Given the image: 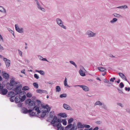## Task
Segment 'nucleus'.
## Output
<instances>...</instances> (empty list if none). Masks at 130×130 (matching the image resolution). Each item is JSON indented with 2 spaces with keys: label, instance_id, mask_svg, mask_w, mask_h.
Returning a JSON list of instances; mask_svg holds the SVG:
<instances>
[{
  "label": "nucleus",
  "instance_id": "1",
  "mask_svg": "<svg viewBox=\"0 0 130 130\" xmlns=\"http://www.w3.org/2000/svg\"><path fill=\"white\" fill-rule=\"evenodd\" d=\"M41 102L39 100H37L35 102L33 100V110H35L36 112L33 111V117L34 116H38L39 118H44L46 113H48L50 112L51 108L47 104L44 105L41 104Z\"/></svg>",
  "mask_w": 130,
  "mask_h": 130
},
{
  "label": "nucleus",
  "instance_id": "2",
  "mask_svg": "<svg viewBox=\"0 0 130 130\" xmlns=\"http://www.w3.org/2000/svg\"><path fill=\"white\" fill-rule=\"evenodd\" d=\"M66 119L61 120L60 119H58L56 116H55L54 118L51 122V124L53 125L54 127H56L57 130H63V127L62 126L61 123L62 122L63 125H66L67 124Z\"/></svg>",
  "mask_w": 130,
  "mask_h": 130
},
{
  "label": "nucleus",
  "instance_id": "3",
  "mask_svg": "<svg viewBox=\"0 0 130 130\" xmlns=\"http://www.w3.org/2000/svg\"><path fill=\"white\" fill-rule=\"evenodd\" d=\"M20 83L19 82H16L13 78L10 80V82H8L6 85V87L9 90H11L14 87L16 86L17 84Z\"/></svg>",
  "mask_w": 130,
  "mask_h": 130
},
{
  "label": "nucleus",
  "instance_id": "4",
  "mask_svg": "<svg viewBox=\"0 0 130 130\" xmlns=\"http://www.w3.org/2000/svg\"><path fill=\"white\" fill-rule=\"evenodd\" d=\"M21 108V112L24 114L29 113L30 116L31 117H32V109L28 110L26 108L24 107H22Z\"/></svg>",
  "mask_w": 130,
  "mask_h": 130
},
{
  "label": "nucleus",
  "instance_id": "5",
  "mask_svg": "<svg viewBox=\"0 0 130 130\" xmlns=\"http://www.w3.org/2000/svg\"><path fill=\"white\" fill-rule=\"evenodd\" d=\"M15 88H13L12 89V90L14 91L16 95L19 94L21 92V88L22 87V85L20 84L17 85Z\"/></svg>",
  "mask_w": 130,
  "mask_h": 130
},
{
  "label": "nucleus",
  "instance_id": "6",
  "mask_svg": "<svg viewBox=\"0 0 130 130\" xmlns=\"http://www.w3.org/2000/svg\"><path fill=\"white\" fill-rule=\"evenodd\" d=\"M57 24L62 28L65 29H67L66 27L63 24V22L59 18H57L56 19Z\"/></svg>",
  "mask_w": 130,
  "mask_h": 130
},
{
  "label": "nucleus",
  "instance_id": "7",
  "mask_svg": "<svg viewBox=\"0 0 130 130\" xmlns=\"http://www.w3.org/2000/svg\"><path fill=\"white\" fill-rule=\"evenodd\" d=\"M32 100H31L30 99H28L25 101V103L26 105L28 104L29 106L28 107V108H30L31 107L30 106H32Z\"/></svg>",
  "mask_w": 130,
  "mask_h": 130
},
{
  "label": "nucleus",
  "instance_id": "8",
  "mask_svg": "<svg viewBox=\"0 0 130 130\" xmlns=\"http://www.w3.org/2000/svg\"><path fill=\"white\" fill-rule=\"evenodd\" d=\"M86 34L89 38L93 37L95 36L96 34L90 30H88L87 31Z\"/></svg>",
  "mask_w": 130,
  "mask_h": 130
},
{
  "label": "nucleus",
  "instance_id": "9",
  "mask_svg": "<svg viewBox=\"0 0 130 130\" xmlns=\"http://www.w3.org/2000/svg\"><path fill=\"white\" fill-rule=\"evenodd\" d=\"M79 87L82 88L83 90L85 91H88L89 90V88L87 86L83 85H76L75 87Z\"/></svg>",
  "mask_w": 130,
  "mask_h": 130
},
{
  "label": "nucleus",
  "instance_id": "10",
  "mask_svg": "<svg viewBox=\"0 0 130 130\" xmlns=\"http://www.w3.org/2000/svg\"><path fill=\"white\" fill-rule=\"evenodd\" d=\"M15 27L16 30L19 32L22 33L23 32V28H20L18 25L15 24Z\"/></svg>",
  "mask_w": 130,
  "mask_h": 130
},
{
  "label": "nucleus",
  "instance_id": "11",
  "mask_svg": "<svg viewBox=\"0 0 130 130\" xmlns=\"http://www.w3.org/2000/svg\"><path fill=\"white\" fill-rule=\"evenodd\" d=\"M4 61L5 62L6 67H8L10 65V61L9 59H7V58H4L3 59Z\"/></svg>",
  "mask_w": 130,
  "mask_h": 130
},
{
  "label": "nucleus",
  "instance_id": "12",
  "mask_svg": "<svg viewBox=\"0 0 130 130\" xmlns=\"http://www.w3.org/2000/svg\"><path fill=\"white\" fill-rule=\"evenodd\" d=\"M36 6L38 8L42 11L45 12V9L43 8H42L39 2L36 4Z\"/></svg>",
  "mask_w": 130,
  "mask_h": 130
},
{
  "label": "nucleus",
  "instance_id": "13",
  "mask_svg": "<svg viewBox=\"0 0 130 130\" xmlns=\"http://www.w3.org/2000/svg\"><path fill=\"white\" fill-rule=\"evenodd\" d=\"M80 69L79 71V72L80 75L83 76H85L86 75L85 73L83 72L82 69L85 70L84 68L82 66H81L80 67Z\"/></svg>",
  "mask_w": 130,
  "mask_h": 130
},
{
  "label": "nucleus",
  "instance_id": "14",
  "mask_svg": "<svg viewBox=\"0 0 130 130\" xmlns=\"http://www.w3.org/2000/svg\"><path fill=\"white\" fill-rule=\"evenodd\" d=\"M21 96L20 94L19 96H17L15 98V102L16 103H19L20 102V99H21Z\"/></svg>",
  "mask_w": 130,
  "mask_h": 130
},
{
  "label": "nucleus",
  "instance_id": "15",
  "mask_svg": "<svg viewBox=\"0 0 130 130\" xmlns=\"http://www.w3.org/2000/svg\"><path fill=\"white\" fill-rule=\"evenodd\" d=\"M4 73H2V75L3 77L5 79H8L9 78V74L7 73L4 72Z\"/></svg>",
  "mask_w": 130,
  "mask_h": 130
},
{
  "label": "nucleus",
  "instance_id": "16",
  "mask_svg": "<svg viewBox=\"0 0 130 130\" xmlns=\"http://www.w3.org/2000/svg\"><path fill=\"white\" fill-rule=\"evenodd\" d=\"M36 92L38 93H40L41 94L42 93H45L46 94H48V92L46 90H41V89H37L36 90Z\"/></svg>",
  "mask_w": 130,
  "mask_h": 130
},
{
  "label": "nucleus",
  "instance_id": "17",
  "mask_svg": "<svg viewBox=\"0 0 130 130\" xmlns=\"http://www.w3.org/2000/svg\"><path fill=\"white\" fill-rule=\"evenodd\" d=\"M118 74L123 79L127 81L126 77L123 74L121 73H119Z\"/></svg>",
  "mask_w": 130,
  "mask_h": 130
},
{
  "label": "nucleus",
  "instance_id": "18",
  "mask_svg": "<svg viewBox=\"0 0 130 130\" xmlns=\"http://www.w3.org/2000/svg\"><path fill=\"white\" fill-rule=\"evenodd\" d=\"M8 91V90L7 89L4 88L1 91L0 93L2 95H5L7 93Z\"/></svg>",
  "mask_w": 130,
  "mask_h": 130
},
{
  "label": "nucleus",
  "instance_id": "19",
  "mask_svg": "<svg viewBox=\"0 0 130 130\" xmlns=\"http://www.w3.org/2000/svg\"><path fill=\"white\" fill-rule=\"evenodd\" d=\"M63 107L64 108L68 110H71L72 109V108L70 106L66 104H63Z\"/></svg>",
  "mask_w": 130,
  "mask_h": 130
},
{
  "label": "nucleus",
  "instance_id": "20",
  "mask_svg": "<svg viewBox=\"0 0 130 130\" xmlns=\"http://www.w3.org/2000/svg\"><path fill=\"white\" fill-rule=\"evenodd\" d=\"M16 95L15 93L13 91H10L8 93L7 96L8 97L15 96Z\"/></svg>",
  "mask_w": 130,
  "mask_h": 130
},
{
  "label": "nucleus",
  "instance_id": "21",
  "mask_svg": "<svg viewBox=\"0 0 130 130\" xmlns=\"http://www.w3.org/2000/svg\"><path fill=\"white\" fill-rule=\"evenodd\" d=\"M38 58H39V59L41 60H42L43 61H46L47 62L50 63L49 61L47 60L45 58H43L42 56H40V55H38Z\"/></svg>",
  "mask_w": 130,
  "mask_h": 130
},
{
  "label": "nucleus",
  "instance_id": "22",
  "mask_svg": "<svg viewBox=\"0 0 130 130\" xmlns=\"http://www.w3.org/2000/svg\"><path fill=\"white\" fill-rule=\"evenodd\" d=\"M58 115L61 117H62L63 118H66L67 117V116L66 114L64 113H60L58 114Z\"/></svg>",
  "mask_w": 130,
  "mask_h": 130
},
{
  "label": "nucleus",
  "instance_id": "23",
  "mask_svg": "<svg viewBox=\"0 0 130 130\" xmlns=\"http://www.w3.org/2000/svg\"><path fill=\"white\" fill-rule=\"evenodd\" d=\"M54 111H52L50 113V117L51 118H54Z\"/></svg>",
  "mask_w": 130,
  "mask_h": 130
},
{
  "label": "nucleus",
  "instance_id": "24",
  "mask_svg": "<svg viewBox=\"0 0 130 130\" xmlns=\"http://www.w3.org/2000/svg\"><path fill=\"white\" fill-rule=\"evenodd\" d=\"M128 7L126 5H124L123 6H119L116 8H121V9H125L127 8Z\"/></svg>",
  "mask_w": 130,
  "mask_h": 130
},
{
  "label": "nucleus",
  "instance_id": "25",
  "mask_svg": "<svg viewBox=\"0 0 130 130\" xmlns=\"http://www.w3.org/2000/svg\"><path fill=\"white\" fill-rule=\"evenodd\" d=\"M98 69L99 71L102 72H105L106 70L105 68L101 67H98Z\"/></svg>",
  "mask_w": 130,
  "mask_h": 130
},
{
  "label": "nucleus",
  "instance_id": "26",
  "mask_svg": "<svg viewBox=\"0 0 130 130\" xmlns=\"http://www.w3.org/2000/svg\"><path fill=\"white\" fill-rule=\"evenodd\" d=\"M103 105V103L100 101H97L94 104V105H99L101 106Z\"/></svg>",
  "mask_w": 130,
  "mask_h": 130
},
{
  "label": "nucleus",
  "instance_id": "27",
  "mask_svg": "<svg viewBox=\"0 0 130 130\" xmlns=\"http://www.w3.org/2000/svg\"><path fill=\"white\" fill-rule=\"evenodd\" d=\"M0 11L5 13L6 12V10L5 9L1 6H0Z\"/></svg>",
  "mask_w": 130,
  "mask_h": 130
},
{
  "label": "nucleus",
  "instance_id": "28",
  "mask_svg": "<svg viewBox=\"0 0 130 130\" xmlns=\"http://www.w3.org/2000/svg\"><path fill=\"white\" fill-rule=\"evenodd\" d=\"M64 85L65 86H67L68 87H70L67 84V79L66 78H65V80L64 81Z\"/></svg>",
  "mask_w": 130,
  "mask_h": 130
},
{
  "label": "nucleus",
  "instance_id": "29",
  "mask_svg": "<svg viewBox=\"0 0 130 130\" xmlns=\"http://www.w3.org/2000/svg\"><path fill=\"white\" fill-rule=\"evenodd\" d=\"M26 96L25 95H23L22 96V97L21 98V99H20V101L21 102H22L24 101L25 99L26 98Z\"/></svg>",
  "mask_w": 130,
  "mask_h": 130
},
{
  "label": "nucleus",
  "instance_id": "30",
  "mask_svg": "<svg viewBox=\"0 0 130 130\" xmlns=\"http://www.w3.org/2000/svg\"><path fill=\"white\" fill-rule=\"evenodd\" d=\"M56 92H59L61 91V88L59 86H57L56 87Z\"/></svg>",
  "mask_w": 130,
  "mask_h": 130
},
{
  "label": "nucleus",
  "instance_id": "31",
  "mask_svg": "<svg viewBox=\"0 0 130 130\" xmlns=\"http://www.w3.org/2000/svg\"><path fill=\"white\" fill-rule=\"evenodd\" d=\"M29 89L28 87L27 86H24L22 88V90L24 91H26L29 90Z\"/></svg>",
  "mask_w": 130,
  "mask_h": 130
},
{
  "label": "nucleus",
  "instance_id": "32",
  "mask_svg": "<svg viewBox=\"0 0 130 130\" xmlns=\"http://www.w3.org/2000/svg\"><path fill=\"white\" fill-rule=\"evenodd\" d=\"M82 123L80 122H79L77 124V127L78 128H82Z\"/></svg>",
  "mask_w": 130,
  "mask_h": 130
},
{
  "label": "nucleus",
  "instance_id": "33",
  "mask_svg": "<svg viewBox=\"0 0 130 130\" xmlns=\"http://www.w3.org/2000/svg\"><path fill=\"white\" fill-rule=\"evenodd\" d=\"M69 62L71 64H72L76 68H77V65L76 64L75 62H74L73 61L71 60Z\"/></svg>",
  "mask_w": 130,
  "mask_h": 130
},
{
  "label": "nucleus",
  "instance_id": "34",
  "mask_svg": "<svg viewBox=\"0 0 130 130\" xmlns=\"http://www.w3.org/2000/svg\"><path fill=\"white\" fill-rule=\"evenodd\" d=\"M67 94L66 93H64L61 94L60 95V97L61 98H66L67 97Z\"/></svg>",
  "mask_w": 130,
  "mask_h": 130
},
{
  "label": "nucleus",
  "instance_id": "35",
  "mask_svg": "<svg viewBox=\"0 0 130 130\" xmlns=\"http://www.w3.org/2000/svg\"><path fill=\"white\" fill-rule=\"evenodd\" d=\"M117 19L116 18H113L112 19V20L110 21V22L111 23H114L115 22H116L117 21Z\"/></svg>",
  "mask_w": 130,
  "mask_h": 130
},
{
  "label": "nucleus",
  "instance_id": "36",
  "mask_svg": "<svg viewBox=\"0 0 130 130\" xmlns=\"http://www.w3.org/2000/svg\"><path fill=\"white\" fill-rule=\"evenodd\" d=\"M113 15L115 17H116L120 18L122 17V16L116 13H114L113 14Z\"/></svg>",
  "mask_w": 130,
  "mask_h": 130
},
{
  "label": "nucleus",
  "instance_id": "37",
  "mask_svg": "<svg viewBox=\"0 0 130 130\" xmlns=\"http://www.w3.org/2000/svg\"><path fill=\"white\" fill-rule=\"evenodd\" d=\"M69 124L68 125L65 127L66 129H67L68 128H70L72 126V125L71 124Z\"/></svg>",
  "mask_w": 130,
  "mask_h": 130
},
{
  "label": "nucleus",
  "instance_id": "38",
  "mask_svg": "<svg viewBox=\"0 0 130 130\" xmlns=\"http://www.w3.org/2000/svg\"><path fill=\"white\" fill-rule=\"evenodd\" d=\"M33 85L36 89H37L38 87V85L37 83L35 82L33 83Z\"/></svg>",
  "mask_w": 130,
  "mask_h": 130
},
{
  "label": "nucleus",
  "instance_id": "39",
  "mask_svg": "<svg viewBox=\"0 0 130 130\" xmlns=\"http://www.w3.org/2000/svg\"><path fill=\"white\" fill-rule=\"evenodd\" d=\"M102 105V108H104L105 110H107V107L106 105L104 104H103V105Z\"/></svg>",
  "mask_w": 130,
  "mask_h": 130
},
{
  "label": "nucleus",
  "instance_id": "40",
  "mask_svg": "<svg viewBox=\"0 0 130 130\" xmlns=\"http://www.w3.org/2000/svg\"><path fill=\"white\" fill-rule=\"evenodd\" d=\"M39 73L42 75H44L45 73L42 70H40L39 71Z\"/></svg>",
  "mask_w": 130,
  "mask_h": 130
},
{
  "label": "nucleus",
  "instance_id": "41",
  "mask_svg": "<svg viewBox=\"0 0 130 130\" xmlns=\"http://www.w3.org/2000/svg\"><path fill=\"white\" fill-rule=\"evenodd\" d=\"M119 87L121 88H123L124 86V85L122 82H121L119 85Z\"/></svg>",
  "mask_w": 130,
  "mask_h": 130
},
{
  "label": "nucleus",
  "instance_id": "42",
  "mask_svg": "<svg viewBox=\"0 0 130 130\" xmlns=\"http://www.w3.org/2000/svg\"><path fill=\"white\" fill-rule=\"evenodd\" d=\"M73 121V118H71L69 119L68 121V124H70Z\"/></svg>",
  "mask_w": 130,
  "mask_h": 130
},
{
  "label": "nucleus",
  "instance_id": "43",
  "mask_svg": "<svg viewBox=\"0 0 130 130\" xmlns=\"http://www.w3.org/2000/svg\"><path fill=\"white\" fill-rule=\"evenodd\" d=\"M26 95L27 97L28 98H30L32 96L31 94L29 92L27 93Z\"/></svg>",
  "mask_w": 130,
  "mask_h": 130
},
{
  "label": "nucleus",
  "instance_id": "44",
  "mask_svg": "<svg viewBox=\"0 0 130 130\" xmlns=\"http://www.w3.org/2000/svg\"><path fill=\"white\" fill-rule=\"evenodd\" d=\"M14 96H12L11 97V98H10V101L11 102H14Z\"/></svg>",
  "mask_w": 130,
  "mask_h": 130
},
{
  "label": "nucleus",
  "instance_id": "45",
  "mask_svg": "<svg viewBox=\"0 0 130 130\" xmlns=\"http://www.w3.org/2000/svg\"><path fill=\"white\" fill-rule=\"evenodd\" d=\"M104 82L105 83L110 84V82L109 80H107L106 79H104Z\"/></svg>",
  "mask_w": 130,
  "mask_h": 130
},
{
  "label": "nucleus",
  "instance_id": "46",
  "mask_svg": "<svg viewBox=\"0 0 130 130\" xmlns=\"http://www.w3.org/2000/svg\"><path fill=\"white\" fill-rule=\"evenodd\" d=\"M34 77L35 78H36L37 79H38L39 78V76L37 74H35L34 75Z\"/></svg>",
  "mask_w": 130,
  "mask_h": 130
},
{
  "label": "nucleus",
  "instance_id": "47",
  "mask_svg": "<svg viewBox=\"0 0 130 130\" xmlns=\"http://www.w3.org/2000/svg\"><path fill=\"white\" fill-rule=\"evenodd\" d=\"M117 104L122 107H123L124 106V105L122 104L121 103H117Z\"/></svg>",
  "mask_w": 130,
  "mask_h": 130
},
{
  "label": "nucleus",
  "instance_id": "48",
  "mask_svg": "<svg viewBox=\"0 0 130 130\" xmlns=\"http://www.w3.org/2000/svg\"><path fill=\"white\" fill-rule=\"evenodd\" d=\"M117 89L118 90L119 92L120 93H123L122 89H119L118 88H117Z\"/></svg>",
  "mask_w": 130,
  "mask_h": 130
},
{
  "label": "nucleus",
  "instance_id": "49",
  "mask_svg": "<svg viewBox=\"0 0 130 130\" xmlns=\"http://www.w3.org/2000/svg\"><path fill=\"white\" fill-rule=\"evenodd\" d=\"M23 104L21 103H19V104L18 105V107H22V106Z\"/></svg>",
  "mask_w": 130,
  "mask_h": 130
},
{
  "label": "nucleus",
  "instance_id": "50",
  "mask_svg": "<svg viewBox=\"0 0 130 130\" xmlns=\"http://www.w3.org/2000/svg\"><path fill=\"white\" fill-rule=\"evenodd\" d=\"M116 79V78L115 77H113V78H111L110 79V81L112 82H113L114 81V80Z\"/></svg>",
  "mask_w": 130,
  "mask_h": 130
},
{
  "label": "nucleus",
  "instance_id": "51",
  "mask_svg": "<svg viewBox=\"0 0 130 130\" xmlns=\"http://www.w3.org/2000/svg\"><path fill=\"white\" fill-rule=\"evenodd\" d=\"M126 112L130 114V109L128 108H127L125 109Z\"/></svg>",
  "mask_w": 130,
  "mask_h": 130
},
{
  "label": "nucleus",
  "instance_id": "52",
  "mask_svg": "<svg viewBox=\"0 0 130 130\" xmlns=\"http://www.w3.org/2000/svg\"><path fill=\"white\" fill-rule=\"evenodd\" d=\"M125 89L126 91H129L130 90V88L129 87L128 88H127V87H125Z\"/></svg>",
  "mask_w": 130,
  "mask_h": 130
},
{
  "label": "nucleus",
  "instance_id": "53",
  "mask_svg": "<svg viewBox=\"0 0 130 130\" xmlns=\"http://www.w3.org/2000/svg\"><path fill=\"white\" fill-rule=\"evenodd\" d=\"M34 3L36 4L39 3L40 2V0H34Z\"/></svg>",
  "mask_w": 130,
  "mask_h": 130
},
{
  "label": "nucleus",
  "instance_id": "54",
  "mask_svg": "<svg viewBox=\"0 0 130 130\" xmlns=\"http://www.w3.org/2000/svg\"><path fill=\"white\" fill-rule=\"evenodd\" d=\"M95 123L98 124H100L102 123V122L101 121H96Z\"/></svg>",
  "mask_w": 130,
  "mask_h": 130
},
{
  "label": "nucleus",
  "instance_id": "55",
  "mask_svg": "<svg viewBox=\"0 0 130 130\" xmlns=\"http://www.w3.org/2000/svg\"><path fill=\"white\" fill-rule=\"evenodd\" d=\"M18 51H19V54L21 56H22V52L20 50H18Z\"/></svg>",
  "mask_w": 130,
  "mask_h": 130
},
{
  "label": "nucleus",
  "instance_id": "56",
  "mask_svg": "<svg viewBox=\"0 0 130 130\" xmlns=\"http://www.w3.org/2000/svg\"><path fill=\"white\" fill-rule=\"evenodd\" d=\"M9 29H8L9 31L11 32L14 35V31L11 30L9 28Z\"/></svg>",
  "mask_w": 130,
  "mask_h": 130
},
{
  "label": "nucleus",
  "instance_id": "57",
  "mask_svg": "<svg viewBox=\"0 0 130 130\" xmlns=\"http://www.w3.org/2000/svg\"><path fill=\"white\" fill-rule=\"evenodd\" d=\"M4 50V48L3 46H1V45L0 44V50L2 51Z\"/></svg>",
  "mask_w": 130,
  "mask_h": 130
},
{
  "label": "nucleus",
  "instance_id": "58",
  "mask_svg": "<svg viewBox=\"0 0 130 130\" xmlns=\"http://www.w3.org/2000/svg\"><path fill=\"white\" fill-rule=\"evenodd\" d=\"M90 127V125H88L85 124V127L86 128H89Z\"/></svg>",
  "mask_w": 130,
  "mask_h": 130
},
{
  "label": "nucleus",
  "instance_id": "59",
  "mask_svg": "<svg viewBox=\"0 0 130 130\" xmlns=\"http://www.w3.org/2000/svg\"><path fill=\"white\" fill-rule=\"evenodd\" d=\"M1 83L0 84V90H1L3 89V86H1Z\"/></svg>",
  "mask_w": 130,
  "mask_h": 130
},
{
  "label": "nucleus",
  "instance_id": "60",
  "mask_svg": "<svg viewBox=\"0 0 130 130\" xmlns=\"http://www.w3.org/2000/svg\"><path fill=\"white\" fill-rule=\"evenodd\" d=\"M108 56L109 57H115V56L111 54H109Z\"/></svg>",
  "mask_w": 130,
  "mask_h": 130
},
{
  "label": "nucleus",
  "instance_id": "61",
  "mask_svg": "<svg viewBox=\"0 0 130 130\" xmlns=\"http://www.w3.org/2000/svg\"><path fill=\"white\" fill-rule=\"evenodd\" d=\"M120 79H118V80L117 81H116V80L115 81V82L119 84V83H120Z\"/></svg>",
  "mask_w": 130,
  "mask_h": 130
},
{
  "label": "nucleus",
  "instance_id": "62",
  "mask_svg": "<svg viewBox=\"0 0 130 130\" xmlns=\"http://www.w3.org/2000/svg\"><path fill=\"white\" fill-rule=\"evenodd\" d=\"M20 94H26V92L25 91H22L21 92V93H20Z\"/></svg>",
  "mask_w": 130,
  "mask_h": 130
},
{
  "label": "nucleus",
  "instance_id": "63",
  "mask_svg": "<svg viewBox=\"0 0 130 130\" xmlns=\"http://www.w3.org/2000/svg\"><path fill=\"white\" fill-rule=\"evenodd\" d=\"M84 130H92V128L91 127L90 128H86Z\"/></svg>",
  "mask_w": 130,
  "mask_h": 130
},
{
  "label": "nucleus",
  "instance_id": "64",
  "mask_svg": "<svg viewBox=\"0 0 130 130\" xmlns=\"http://www.w3.org/2000/svg\"><path fill=\"white\" fill-rule=\"evenodd\" d=\"M98 127H96L92 130H98Z\"/></svg>",
  "mask_w": 130,
  "mask_h": 130
}]
</instances>
